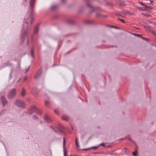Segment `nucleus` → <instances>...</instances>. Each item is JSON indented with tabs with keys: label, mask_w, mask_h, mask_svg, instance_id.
I'll use <instances>...</instances> for the list:
<instances>
[{
	"label": "nucleus",
	"mask_w": 156,
	"mask_h": 156,
	"mask_svg": "<svg viewBox=\"0 0 156 156\" xmlns=\"http://www.w3.org/2000/svg\"><path fill=\"white\" fill-rule=\"evenodd\" d=\"M26 94V92L24 88H23L20 94L22 97H24L25 96Z\"/></svg>",
	"instance_id": "9"
},
{
	"label": "nucleus",
	"mask_w": 156,
	"mask_h": 156,
	"mask_svg": "<svg viewBox=\"0 0 156 156\" xmlns=\"http://www.w3.org/2000/svg\"><path fill=\"white\" fill-rule=\"evenodd\" d=\"M65 0H62V2H65Z\"/></svg>",
	"instance_id": "32"
},
{
	"label": "nucleus",
	"mask_w": 156,
	"mask_h": 156,
	"mask_svg": "<svg viewBox=\"0 0 156 156\" xmlns=\"http://www.w3.org/2000/svg\"><path fill=\"white\" fill-rule=\"evenodd\" d=\"M35 3V0H31L30 3V9L29 12L30 14V17L27 19H26L25 21L27 23L24 24L26 26L25 30L24 29L23 31V34L21 36V39H23L24 36L27 35L29 32V30L28 26V22L30 21L31 24L32 23V21L33 20V15L34 13V8Z\"/></svg>",
	"instance_id": "1"
},
{
	"label": "nucleus",
	"mask_w": 156,
	"mask_h": 156,
	"mask_svg": "<svg viewBox=\"0 0 156 156\" xmlns=\"http://www.w3.org/2000/svg\"><path fill=\"white\" fill-rule=\"evenodd\" d=\"M62 119L63 120L66 121H68L69 119V117L66 115H64L62 116Z\"/></svg>",
	"instance_id": "10"
},
{
	"label": "nucleus",
	"mask_w": 156,
	"mask_h": 156,
	"mask_svg": "<svg viewBox=\"0 0 156 156\" xmlns=\"http://www.w3.org/2000/svg\"><path fill=\"white\" fill-rule=\"evenodd\" d=\"M124 149H125V151H126V148H125Z\"/></svg>",
	"instance_id": "36"
},
{
	"label": "nucleus",
	"mask_w": 156,
	"mask_h": 156,
	"mask_svg": "<svg viewBox=\"0 0 156 156\" xmlns=\"http://www.w3.org/2000/svg\"><path fill=\"white\" fill-rule=\"evenodd\" d=\"M38 25L36 26L34 28V34H36L37 33L38 30Z\"/></svg>",
	"instance_id": "11"
},
{
	"label": "nucleus",
	"mask_w": 156,
	"mask_h": 156,
	"mask_svg": "<svg viewBox=\"0 0 156 156\" xmlns=\"http://www.w3.org/2000/svg\"><path fill=\"white\" fill-rule=\"evenodd\" d=\"M153 33L154 34H156V33H155L154 32H153Z\"/></svg>",
	"instance_id": "33"
},
{
	"label": "nucleus",
	"mask_w": 156,
	"mask_h": 156,
	"mask_svg": "<svg viewBox=\"0 0 156 156\" xmlns=\"http://www.w3.org/2000/svg\"><path fill=\"white\" fill-rule=\"evenodd\" d=\"M29 67H28V68H27V69L26 70L25 73L27 72L29 70Z\"/></svg>",
	"instance_id": "29"
},
{
	"label": "nucleus",
	"mask_w": 156,
	"mask_h": 156,
	"mask_svg": "<svg viewBox=\"0 0 156 156\" xmlns=\"http://www.w3.org/2000/svg\"><path fill=\"white\" fill-rule=\"evenodd\" d=\"M54 112L55 113L57 114H58V110H57V109L55 110Z\"/></svg>",
	"instance_id": "22"
},
{
	"label": "nucleus",
	"mask_w": 156,
	"mask_h": 156,
	"mask_svg": "<svg viewBox=\"0 0 156 156\" xmlns=\"http://www.w3.org/2000/svg\"><path fill=\"white\" fill-rule=\"evenodd\" d=\"M15 104L20 108H23L25 105V103L23 101L19 100L16 101Z\"/></svg>",
	"instance_id": "4"
},
{
	"label": "nucleus",
	"mask_w": 156,
	"mask_h": 156,
	"mask_svg": "<svg viewBox=\"0 0 156 156\" xmlns=\"http://www.w3.org/2000/svg\"><path fill=\"white\" fill-rule=\"evenodd\" d=\"M1 101L3 104V105H5L7 103V101H6L5 98L4 96H2L1 98Z\"/></svg>",
	"instance_id": "6"
},
{
	"label": "nucleus",
	"mask_w": 156,
	"mask_h": 156,
	"mask_svg": "<svg viewBox=\"0 0 156 156\" xmlns=\"http://www.w3.org/2000/svg\"><path fill=\"white\" fill-rule=\"evenodd\" d=\"M133 154L134 156H136L137 154V151H135L133 152Z\"/></svg>",
	"instance_id": "20"
},
{
	"label": "nucleus",
	"mask_w": 156,
	"mask_h": 156,
	"mask_svg": "<svg viewBox=\"0 0 156 156\" xmlns=\"http://www.w3.org/2000/svg\"><path fill=\"white\" fill-rule=\"evenodd\" d=\"M45 105L47 107H48L49 106V105L50 104V102L48 101H46L45 102Z\"/></svg>",
	"instance_id": "16"
},
{
	"label": "nucleus",
	"mask_w": 156,
	"mask_h": 156,
	"mask_svg": "<svg viewBox=\"0 0 156 156\" xmlns=\"http://www.w3.org/2000/svg\"><path fill=\"white\" fill-rule=\"evenodd\" d=\"M139 3L141 5H144V6H145V7L146 8H150V9H151V7H147V6L146 5H145L143 3L141 2H139Z\"/></svg>",
	"instance_id": "15"
},
{
	"label": "nucleus",
	"mask_w": 156,
	"mask_h": 156,
	"mask_svg": "<svg viewBox=\"0 0 156 156\" xmlns=\"http://www.w3.org/2000/svg\"><path fill=\"white\" fill-rule=\"evenodd\" d=\"M62 126H60V128H58V130L60 132H61L62 133H63V132L62 130Z\"/></svg>",
	"instance_id": "21"
},
{
	"label": "nucleus",
	"mask_w": 156,
	"mask_h": 156,
	"mask_svg": "<svg viewBox=\"0 0 156 156\" xmlns=\"http://www.w3.org/2000/svg\"><path fill=\"white\" fill-rule=\"evenodd\" d=\"M41 69L39 70L34 76L35 78L37 79L41 75Z\"/></svg>",
	"instance_id": "7"
},
{
	"label": "nucleus",
	"mask_w": 156,
	"mask_h": 156,
	"mask_svg": "<svg viewBox=\"0 0 156 156\" xmlns=\"http://www.w3.org/2000/svg\"><path fill=\"white\" fill-rule=\"evenodd\" d=\"M150 1L151 4H152V3L154 2L153 1H151V0H150Z\"/></svg>",
	"instance_id": "31"
},
{
	"label": "nucleus",
	"mask_w": 156,
	"mask_h": 156,
	"mask_svg": "<svg viewBox=\"0 0 156 156\" xmlns=\"http://www.w3.org/2000/svg\"><path fill=\"white\" fill-rule=\"evenodd\" d=\"M100 145L101 146H105V144H104V143H102V144H101Z\"/></svg>",
	"instance_id": "28"
},
{
	"label": "nucleus",
	"mask_w": 156,
	"mask_h": 156,
	"mask_svg": "<svg viewBox=\"0 0 156 156\" xmlns=\"http://www.w3.org/2000/svg\"><path fill=\"white\" fill-rule=\"evenodd\" d=\"M146 16H149L150 15L149 14H142Z\"/></svg>",
	"instance_id": "24"
},
{
	"label": "nucleus",
	"mask_w": 156,
	"mask_h": 156,
	"mask_svg": "<svg viewBox=\"0 0 156 156\" xmlns=\"http://www.w3.org/2000/svg\"><path fill=\"white\" fill-rule=\"evenodd\" d=\"M44 119H45V120L47 122H50L51 120V119L50 118V117L47 115H45V118H44Z\"/></svg>",
	"instance_id": "8"
},
{
	"label": "nucleus",
	"mask_w": 156,
	"mask_h": 156,
	"mask_svg": "<svg viewBox=\"0 0 156 156\" xmlns=\"http://www.w3.org/2000/svg\"><path fill=\"white\" fill-rule=\"evenodd\" d=\"M31 55L32 57H34V51L33 49H31L30 51Z\"/></svg>",
	"instance_id": "17"
},
{
	"label": "nucleus",
	"mask_w": 156,
	"mask_h": 156,
	"mask_svg": "<svg viewBox=\"0 0 156 156\" xmlns=\"http://www.w3.org/2000/svg\"><path fill=\"white\" fill-rule=\"evenodd\" d=\"M87 6L88 7L90 8V9H92V10H95V9H96V8H95H95L94 9V8H93V7H92L90 5H89V4H88L87 5Z\"/></svg>",
	"instance_id": "14"
},
{
	"label": "nucleus",
	"mask_w": 156,
	"mask_h": 156,
	"mask_svg": "<svg viewBox=\"0 0 156 156\" xmlns=\"http://www.w3.org/2000/svg\"><path fill=\"white\" fill-rule=\"evenodd\" d=\"M33 117H34V119H36L37 118L36 117V116L35 115H33Z\"/></svg>",
	"instance_id": "30"
},
{
	"label": "nucleus",
	"mask_w": 156,
	"mask_h": 156,
	"mask_svg": "<svg viewBox=\"0 0 156 156\" xmlns=\"http://www.w3.org/2000/svg\"><path fill=\"white\" fill-rule=\"evenodd\" d=\"M139 8V9H141V8Z\"/></svg>",
	"instance_id": "37"
},
{
	"label": "nucleus",
	"mask_w": 156,
	"mask_h": 156,
	"mask_svg": "<svg viewBox=\"0 0 156 156\" xmlns=\"http://www.w3.org/2000/svg\"><path fill=\"white\" fill-rule=\"evenodd\" d=\"M36 111V112L38 113L39 114H41V111L38 109L35 106H33L31 107L29 110V113L30 114H32L33 112Z\"/></svg>",
	"instance_id": "3"
},
{
	"label": "nucleus",
	"mask_w": 156,
	"mask_h": 156,
	"mask_svg": "<svg viewBox=\"0 0 156 156\" xmlns=\"http://www.w3.org/2000/svg\"><path fill=\"white\" fill-rule=\"evenodd\" d=\"M147 30L149 31H151V28L149 27H146Z\"/></svg>",
	"instance_id": "19"
},
{
	"label": "nucleus",
	"mask_w": 156,
	"mask_h": 156,
	"mask_svg": "<svg viewBox=\"0 0 156 156\" xmlns=\"http://www.w3.org/2000/svg\"><path fill=\"white\" fill-rule=\"evenodd\" d=\"M75 144H76V146L78 148L79 147V145L78 144V141L77 139V138H76L75 139Z\"/></svg>",
	"instance_id": "12"
},
{
	"label": "nucleus",
	"mask_w": 156,
	"mask_h": 156,
	"mask_svg": "<svg viewBox=\"0 0 156 156\" xmlns=\"http://www.w3.org/2000/svg\"><path fill=\"white\" fill-rule=\"evenodd\" d=\"M27 79V77H26L24 78V80H26Z\"/></svg>",
	"instance_id": "34"
},
{
	"label": "nucleus",
	"mask_w": 156,
	"mask_h": 156,
	"mask_svg": "<svg viewBox=\"0 0 156 156\" xmlns=\"http://www.w3.org/2000/svg\"><path fill=\"white\" fill-rule=\"evenodd\" d=\"M118 19H119V20H120L121 21H122V22L124 23H125V21H124V20H123L120 19V18H118Z\"/></svg>",
	"instance_id": "23"
},
{
	"label": "nucleus",
	"mask_w": 156,
	"mask_h": 156,
	"mask_svg": "<svg viewBox=\"0 0 156 156\" xmlns=\"http://www.w3.org/2000/svg\"><path fill=\"white\" fill-rule=\"evenodd\" d=\"M56 8V6H55V5L53 6L52 7V9H55Z\"/></svg>",
	"instance_id": "25"
},
{
	"label": "nucleus",
	"mask_w": 156,
	"mask_h": 156,
	"mask_svg": "<svg viewBox=\"0 0 156 156\" xmlns=\"http://www.w3.org/2000/svg\"><path fill=\"white\" fill-rule=\"evenodd\" d=\"M150 23H152L153 25H155L156 26V23L154 22H150Z\"/></svg>",
	"instance_id": "27"
},
{
	"label": "nucleus",
	"mask_w": 156,
	"mask_h": 156,
	"mask_svg": "<svg viewBox=\"0 0 156 156\" xmlns=\"http://www.w3.org/2000/svg\"><path fill=\"white\" fill-rule=\"evenodd\" d=\"M65 138L63 139V148L64 149V156H67V154L66 152V150L65 147Z\"/></svg>",
	"instance_id": "5"
},
{
	"label": "nucleus",
	"mask_w": 156,
	"mask_h": 156,
	"mask_svg": "<svg viewBox=\"0 0 156 156\" xmlns=\"http://www.w3.org/2000/svg\"><path fill=\"white\" fill-rule=\"evenodd\" d=\"M96 8V9L95 10H93L92 9H90V10H91L92 11V12H94V11H100V9L99 7L94 8H94L95 9Z\"/></svg>",
	"instance_id": "13"
},
{
	"label": "nucleus",
	"mask_w": 156,
	"mask_h": 156,
	"mask_svg": "<svg viewBox=\"0 0 156 156\" xmlns=\"http://www.w3.org/2000/svg\"><path fill=\"white\" fill-rule=\"evenodd\" d=\"M135 35L137 36H139L141 37L142 38L144 39L145 40H147V39L145 38L144 37H141V35H140V34H135Z\"/></svg>",
	"instance_id": "18"
},
{
	"label": "nucleus",
	"mask_w": 156,
	"mask_h": 156,
	"mask_svg": "<svg viewBox=\"0 0 156 156\" xmlns=\"http://www.w3.org/2000/svg\"><path fill=\"white\" fill-rule=\"evenodd\" d=\"M69 156H72L70 155Z\"/></svg>",
	"instance_id": "38"
},
{
	"label": "nucleus",
	"mask_w": 156,
	"mask_h": 156,
	"mask_svg": "<svg viewBox=\"0 0 156 156\" xmlns=\"http://www.w3.org/2000/svg\"><path fill=\"white\" fill-rule=\"evenodd\" d=\"M97 16H99L100 15V13H97L96 14Z\"/></svg>",
	"instance_id": "26"
},
{
	"label": "nucleus",
	"mask_w": 156,
	"mask_h": 156,
	"mask_svg": "<svg viewBox=\"0 0 156 156\" xmlns=\"http://www.w3.org/2000/svg\"><path fill=\"white\" fill-rule=\"evenodd\" d=\"M93 148H96L97 147H93Z\"/></svg>",
	"instance_id": "35"
},
{
	"label": "nucleus",
	"mask_w": 156,
	"mask_h": 156,
	"mask_svg": "<svg viewBox=\"0 0 156 156\" xmlns=\"http://www.w3.org/2000/svg\"><path fill=\"white\" fill-rule=\"evenodd\" d=\"M16 94V90L15 89H13L9 91L7 95L8 98H12L14 97Z\"/></svg>",
	"instance_id": "2"
}]
</instances>
